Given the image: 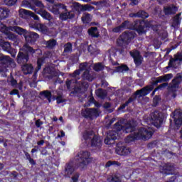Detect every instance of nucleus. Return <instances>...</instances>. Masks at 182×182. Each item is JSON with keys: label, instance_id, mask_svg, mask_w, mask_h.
I'll list each match as a JSON object with an SVG mask.
<instances>
[{"label": "nucleus", "instance_id": "nucleus-1", "mask_svg": "<svg viewBox=\"0 0 182 182\" xmlns=\"http://www.w3.org/2000/svg\"><path fill=\"white\" fill-rule=\"evenodd\" d=\"M136 131V125L133 122H127L124 126L122 124V122H117L114 125V130L109 131L107 134V137L104 140V143L108 146H112L116 143L117 139H120L119 133H133Z\"/></svg>", "mask_w": 182, "mask_h": 182}, {"label": "nucleus", "instance_id": "nucleus-2", "mask_svg": "<svg viewBox=\"0 0 182 182\" xmlns=\"http://www.w3.org/2000/svg\"><path fill=\"white\" fill-rule=\"evenodd\" d=\"M154 132L150 128L141 127L138 129V132L129 135L126 139L127 143H132V141H136V140H149L151 139Z\"/></svg>", "mask_w": 182, "mask_h": 182}, {"label": "nucleus", "instance_id": "nucleus-3", "mask_svg": "<svg viewBox=\"0 0 182 182\" xmlns=\"http://www.w3.org/2000/svg\"><path fill=\"white\" fill-rule=\"evenodd\" d=\"M122 31L124 29H132V31H136L139 35H144L146 33V21L144 20H136L134 23H132L129 21L127 20L122 22L120 25Z\"/></svg>", "mask_w": 182, "mask_h": 182}, {"label": "nucleus", "instance_id": "nucleus-4", "mask_svg": "<svg viewBox=\"0 0 182 182\" xmlns=\"http://www.w3.org/2000/svg\"><path fill=\"white\" fill-rule=\"evenodd\" d=\"M90 163V152L82 151L75 156V166L80 170H84Z\"/></svg>", "mask_w": 182, "mask_h": 182}, {"label": "nucleus", "instance_id": "nucleus-5", "mask_svg": "<svg viewBox=\"0 0 182 182\" xmlns=\"http://www.w3.org/2000/svg\"><path fill=\"white\" fill-rule=\"evenodd\" d=\"M22 5L25 8H30V9H32L34 12L45 8L43 3L39 0H24L22 1Z\"/></svg>", "mask_w": 182, "mask_h": 182}, {"label": "nucleus", "instance_id": "nucleus-6", "mask_svg": "<svg viewBox=\"0 0 182 182\" xmlns=\"http://www.w3.org/2000/svg\"><path fill=\"white\" fill-rule=\"evenodd\" d=\"M132 39H134V33L133 32H124L117 41L118 46L122 48L129 45L132 42Z\"/></svg>", "mask_w": 182, "mask_h": 182}, {"label": "nucleus", "instance_id": "nucleus-7", "mask_svg": "<svg viewBox=\"0 0 182 182\" xmlns=\"http://www.w3.org/2000/svg\"><path fill=\"white\" fill-rule=\"evenodd\" d=\"M12 65V59L8 55L0 56V73H3V77H6L8 68Z\"/></svg>", "mask_w": 182, "mask_h": 182}, {"label": "nucleus", "instance_id": "nucleus-8", "mask_svg": "<svg viewBox=\"0 0 182 182\" xmlns=\"http://www.w3.org/2000/svg\"><path fill=\"white\" fill-rule=\"evenodd\" d=\"M82 116L84 119L95 120L100 116V111L97 108H86L82 112Z\"/></svg>", "mask_w": 182, "mask_h": 182}, {"label": "nucleus", "instance_id": "nucleus-9", "mask_svg": "<svg viewBox=\"0 0 182 182\" xmlns=\"http://www.w3.org/2000/svg\"><path fill=\"white\" fill-rule=\"evenodd\" d=\"M151 119L155 127H161L164 122V114L160 111H154L151 114Z\"/></svg>", "mask_w": 182, "mask_h": 182}, {"label": "nucleus", "instance_id": "nucleus-10", "mask_svg": "<svg viewBox=\"0 0 182 182\" xmlns=\"http://www.w3.org/2000/svg\"><path fill=\"white\" fill-rule=\"evenodd\" d=\"M153 85H146L141 90H136L131 97H132L134 100H136L138 96H139V97H143V96H147V95H149L150 92L153 90Z\"/></svg>", "mask_w": 182, "mask_h": 182}, {"label": "nucleus", "instance_id": "nucleus-11", "mask_svg": "<svg viewBox=\"0 0 182 182\" xmlns=\"http://www.w3.org/2000/svg\"><path fill=\"white\" fill-rule=\"evenodd\" d=\"M75 170L76 168L73 165V161H71L66 163L63 170V177L70 178V177L73 176V173H75Z\"/></svg>", "mask_w": 182, "mask_h": 182}, {"label": "nucleus", "instance_id": "nucleus-12", "mask_svg": "<svg viewBox=\"0 0 182 182\" xmlns=\"http://www.w3.org/2000/svg\"><path fill=\"white\" fill-rule=\"evenodd\" d=\"M173 73H168V74H165L164 75L159 76L156 77V80L152 82L151 85H149V86H157L159 83H163L164 82H170L171 79H173Z\"/></svg>", "mask_w": 182, "mask_h": 182}, {"label": "nucleus", "instance_id": "nucleus-13", "mask_svg": "<svg viewBox=\"0 0 182 182\" xmlns=\"http://www.w3.org/2000/svg\"><path fill=\"white\" fill-rule=\"evenodd\" d=\"M24 38L27 44H33L35 43L38 39H39V34L33 31H26V34H24Z\"/></svg>", "mask_w": 182, "mask_h": 182}, {"label": "nucleus", "instance_id": "nucleus-14", "mask_svg": "<svg viewBox=\"0 0 182 182\" xmlns=\"http://www.w3.org/2000/svg\"><path fill=\"white\" fill-rule=\"evenodd\" d=\"M174 165L168 163L165 164L164 166H160L159 171L162 174H165V176H169L170 174H174Z\"/></svg>", "mask_w": 182, "mask_h": 182}, {"label": "nucleus", "instance_id": "nucleus-15", "mask_svg": "<svg viewBox=\"0 0 182 182\" xmlns=\"http://www.w3.org/2000/svg\"><path fill=\"white\" fill-rule=\"evenodd\" d=\"M16 62L18 65H25L29 62V55L23 51H19L17 55Z\"/></svg>", "mask_w": 182, "mask_h": 182}, {"label": "nucleus", "instance_id": "nucleus-16", "mask_svg": "<svg viewBox=\"0 0 182 182\" xmlns=\"http://www.w3.org/2000/svg\"><path fill=\"white\" fill-rule=\"evenodd\" d=\"M74 11H77L79 12L80 11H82V12H85L86 11H88L90 12L93 9L92 6H90L89 4H85L84 6L80 5V4L75 2L73 4V8Z\"/></svg>", "mask_w": 182, "mask_h": 182}, {"label": "nucleus", "instance_id": "nucleus-17", "mask_svg": "<svg viewBox=\"0 0 182 182\" xmlns=\"http://www.w3.org/2000/svg\"><path fill=\"white\" fill-rule=\"evenodd\" d=\"M62 11H67L66 6L63 4L58 3L57 4H54L51 8V12L54 15H60Z\"/></svg>", "mask_w": 182, "mask_h": 182}, {"label": "nucleus", "instance_id": "nucleus-18", "mask_svg": "<svg viewBox=\"0 0 182 182\" xmlns=\"http://www.w3.org/2000/svg\"><path fill=\"white\" fill-rule=\"evenodd\" d=\"M116 153L117 154H119V156H129V154L131 153V151L130 148L127 146L117 145Z\"/></svg>", "mask_w": 182, "mask_h": 182}, {"label": "nucleus", "instance_id": "nucleus-19", "mask_svg": "<svg viewBox=\"0 0 182 182\" xmlns=\"http://www.w3.org/2000/svg\"><path fill=\"white\" fill-rule=\"evenodd\" d=\"M171 83H173V81H171L169 84L167 82H164V83L159 85L156 89H158V90H161L163 89H166V87H167L168 92H169V93H172V97H177V91H172L169 89L170 87V85H171Z\"/></svg>", "mask_w": 182, "mask_h": 182}, {"label": "nucleus", "instance_id": "nucleus-20", "mask_svg": "<svg viewBox=\"0 0 182 182\" xmlns=\"http://www.w3.org/2000/svg\"><path fill=\"white\" fill-rule=\"evenodd\" d=\"M102 143L103 141H102V138L96 134H94L92 139H91V147H97L98 149H100Z\"/></svg>", "mask_w": 182, "mask_h": 182}, {"label": "nucleus", "instance_id": "nucleus-21", "mask_svg": "<svg viewBox=\"0 0 182 182\" xmlns=\"http://www.w3.org/2000/svg\"><path fill=\"white\" fill-rule=\"evenodd\" d=\"M177 11H178V7L174 6V4L164 7V13L165 15H176Z\"/></svg>", "mask_w": 182, "mask_h": 182}, {"label": "nucleus", "instance_id": "nucleus-22", "mask_svg": "<svg viewBox=\"0 0 182 182\" xmlns=\"http://www.w3.org/2000/svg\"><path fill=\"white\" fill-rule=\"evenodd\" d=\"M173 122L176 127L180 129L182 126V112H174L173 113Z\"/></svg>", "mask_w": 182, "mask_h": 182}, {"label": "nucleus", "instance_id": "nucleus-23", "mask_svg": "<svg viewBox=\"0 0 182 182\" xmlns=\"http://www.w3.org/2000/svg\"><path fill=\"white\" fill-rule=\"evenodd\" d=\"M59 18L60 21H68V19H73L75 18V14L72 11H68V9L65 12H62L59 14Z\"/></svg>", "mask_w": 182, "mask_h": 182}, {"label": "nucleus", "instance_id": "nucleus-24", "mask_svg": "<svg viewBox=\"0 0 182 182\" xmlns=\"http://www.w3.org/2000/svg\"><path fill=\"white\" fill-rule=\"evenodd\" d=\"M20 50H21V52H23L26 55H28V56H29V55H33V53H36V50H38L33 49V48L30 46L29 44L25 43L23 46V47L20 49Z\"/></svg>", "mask_w": 182, "mask_h": 182}, {"label": "nucleus", "instance_id": "nucleus-25", "mask_svg": "<svg viewBox=\"0 0 182 182\" xmlns=\"http://www.w3.org/2000/svg\"><path fill=\"white\" fill-rule=\"evenodd\" d=\"M21 70L24 75H32L33 72V66L32 64L26 63L21 66Z\"/></svg>", "mask_w": 182, "mask_h": 182}, {"label": "nucleus", "instance_id": "nucleus-26", "mask_svg": "<svg viewBox=\"0 0 182 182\" xmlns=\"http://www.w3.org/2000/svg\"><path fill=\"white\" fill-rule=\"evenodd\" d=\"M11 11L6 8L0 7V21H4V19H6V18H9V14Z\"/></svg>", "mask_w": 182, "mask_h": 182}, {"label": "nucleus", "instance_id": "nucleus-27", "mask_svg": "<svg viewBox=\"0 0 182 182\" xmlns=\"http://www.w3.org/2000/svg\"><path fill=\"white\" fill-rule=\"evenodd\" d=\"M0 48L3 49L5 52H11L12 50V46H11V43L8 41H5L4 40H1L0 41Z\"/></svg>", "mask_w": 182, "mask_h": 182}, {"label": "nucleus", "instance_id": "nucleus-28", "mask_svg": "<svg viewBox=\"0 0 182 182\" xmlns=\"http://www.w3.org/2000/svg\"><path fill=\"white\" fill-rule=\"evenodd\" d=\"M89 36H91V38H99L100 36L99 29H97V27H91L87 31Z\"/></svg>", "mask_w": 182, "mask_h": 182}, {"label": "nucleus", "instance_id": "nucleus-29", "mask_svg": "<svg viewBox=\"0 0 182 182\" xmlns=\"http://www.w3.org/2000/svg\"><path fill=\"white\" fill-rule=\"evenodd\" d=\"M35 13L38 14V15H41L43 19H50V14L43 9H39V10H37V11H35Z\"/></svg>", "mask_w": 182, "mask_h": 182}, {"label": "nucleus", "instance_id": "nucleus-30", "mask_svg": "<svg viewBox=\"0 0 182 182\" xmlns=\"http://www.w3.org/2000/svg\"><path fill=\"white\" fill-rule=\"evenodd\" d=\"M11 30L13 31V32H16V33H18V35H23V36H25L26 32H28V31L18 26L11 27Z\"/></svg>", "mask_w": 182, "mask_h": 182}, {"label": "nucleus", "instance_id": "nucleus-31", "mask_svg": "<svg viewBox=\"0 0 182 182\" xmlns=\"http://www.w3.org/2000/svg\"><path fill=\"white\" fill-rule=\"evenodd\" d=\"M181 14H178L174 16L171 26L172 28H178L181 23V18H180V16Z\"/></svg>", "mask_w": 182, "mask_h": 182}, {"label": "nucleus", "instance_id": "nucleus-32", "mask_svg": "<svg viewBox=\"0 0 182 182\" xmlns=\"http://www.w3.org/2000/svg\"><path fill=\"white\" fill-rule=\"evenodd\" d=\"M40 96H43V97H46L48 102H52V92L50 90L41 92Z\"/></svg>", "mask_w": 182, "mask_h": 182}, {"label": "nucleus", "instance_id": "nucleus-33", "mask_svg": "<svg viewBox=\"0 0 182 182\" xmlns=\"http://www.w3.org/2000/svg\"><path fill=\"white\" fill-rule=\"evenodd\" d=\"M134 101V99H133V97H129L128 100L125 102V103L119 106V107L118 108V111L120 112V110H124V109H126V107H127V106H129L130 103H133Z\"/></svg>", "mask_w": 182, "mask_h": 182}, {"label": "nucleus", "instance_id": "nucleus-34", "mask_svg": "<svg viewBox=\"0 0 182 182\" xmlns=\"http://www.w3.org/2000/svg\"><path fill=\"white\" fill-rule=\"evenodd\" d=\"M96 95L100 99H105L107 96V93L102 88H99L95 91Z\"/></svg>", "mask_w": 182, "mask_h": 182}, {"label": "nucleus", "instance_id": "nucleus-35", "mask_svg": "<svg viewBox=\"0 0 182 182\" xmlns=\"http://www.w3.org/2000/svg\"><path fill=\"white\" fill-rule=\"evenodd\" d=\"M81 19L82 23H90L92 22V15L90 14H84Z\"/></svg>", "mask_w": 182, "mask_h": 182}, {"label": "nucleus", "instance_id": "nucleus-36", "mask_svg": "<svg viewBox=\"0 0 182 182\" xmlns=\"http://www.w3.org/2000/svg\"><path fill=\"white\" fill-rule=\"evenodd\" d=\"M82 77L85 80H88V82H93V76L90 75V71L89 70H85L82 74Z\"/></svg>", "mask_w": 182, "mask_h": 182}, {"label": "nucleus", "instance_id": "nucleus-37", "mask_svg": "<svg viewBox=\"0 0 182 182\" xmlns=\"http://www.w3.org/2000/svg\"><path fill=\"white\" fill-rule=\"evenodd\" d=\"M18 12H19V16L21 18H26L28 16H31V14L32 13V11L24 9H20Z\"/></svg>", "mask_w": 182, "mask_h": 182}, {"label": "nucleus", "instance_id": "nucleus-38", "mask_svg": "<svg viewBox=\"0 0 182 182\" xmlns=\"http://www.w3.org/2000/svg\"><path fill=\"white\" fill-rule=\"evenodd\" d=\"M58 43V41L55 39H50L49 41H46V45L47 48L49 49H53L56 46V44Z\"/></svg>", "mask_w": 182, "mask_h": 182}, {"label": "nucleus", "instance_id": "nucleus-39", "mask_svg": "<svg viewBox=\"0 0 182 182\" xmlns=\"http://www.w3.org/2000/svg\"><path fill=\"white\" fill-rule=\"evenodd\" d=\"M129 70V66L126 65H122L115 68V72L118 73H123V72H127Z\"/></svg>", "mask_w": 182, "mask_h": 182}, {"label": "nucleus", "instance_id": "nucleus-40", "mask_svg": "<svg viewBox=\"0 0 182 182\" xmlns=\"http://www.w3.org/2000/svg\"><path fill=\"white\" fill-rule=\"evenodd\" d=\"M45 60H46L45 57H41V58H38L37 68L36 69V72H38V70H41V69H42V65H43V63H45Z\"/></svg>", "mask_w": 182, "mask_h": 182}, {"label": "nucleus", "instance_id": "nucleus-41", "mask_svg": "<svg viewBox=\"0 0 182 182\" xmlns=\"http://www.w3.org/2000/svg\"><path fill=\"white\" fill-rule=\"evenodd\" d=\"M169 62H171V65L172 66V69H178V66H180V61H178L176 58H170Z\"/></svg>", "mask_w": 182, "mask_h": 182}, {"label": "nucleus", "instance_id": "nucleus-42", "mask_svg": "<svg viewBox=\"0 0 182 182\" xmlns=\"http://www.w3.org/2000/svg\"><path fill=\"white\" fill-rule=\"evenodd\" d=\"M92 136H93V131H88L83 133L82 138L87 141V140H92Z\"/></svg>", "mask_w": 182, "mask_h": 182}, {"label": "nucleus", "instance_id": "nucleus-43", "mask_svg": "<svg viewBox=\"0 0 182 182\" xmlns=\"http://www.w3.org/2000/svg\"><path fill=\"white\" fill-rule=\"evenodd\" d=\"M111 166H117V167L122 166V164H120L117 161H108L106 164L105 167L107 168L109 167H111Z\"/></svg>", "mask_w": 182, "mask_h": 182}, {"label": "nucleus", "instance_id": "nucleus-44", "mask_svg": "<svg viewBox=\"0 0 182 182\" xmlns=\"http://www.w3.org/2000/svg\"><path fill=\"white\" fill-rule=\"evenodd\" d=\"M161 102V97L160 95H155L153 98V106L157 107V105Z\"/></svg>", "mask_w": 182, "mask_h": 182}, {"label": "nucleus", "instance_id": "nucleus-45", "mask_svg": "<svg viewBox=\"0 0 182 182\" xmlns=\"http://www.w3.org/2000/svg\"><path fill=\"white\" fill-rule=\"evenodd\" d=\"M73 45L72 43L68 42L64 45V53H69V52H72Z\"/></svg>", "mask_w": 182, "mask_h": 182}, {"label": "nucleus", "instance_id": "nucleus-46", "mask_svg": "<svg viewBox=\"0 0 182 182\" xmlns=\"http://www.w3.org/2000/svg\"><path fill=\"white\" fill-rule=\"evenodd\" d=\"M25 156L26 157V160H28L31 166H36V161H35L32 157H31V154L28 152H25Z\"/></svg>", "mask_w": 182, "mask_h": 182}, {"label": "nucleus", "instance_id": "nucleus-47", "mask_svg": "<svg viewBox=\"0 0 182 182\" xmlns=\"http://www.w3.org/2000/svg\"><path fill=\"white\" fill-rule=\"evenodd\" d=\"M93 69L95 72H100L105 69V67H103V64H102V63H97L94 65Z\"/></svg>", "mask_w": 182, "mask_h": 182}, {"label": "nucleus", "instance_id": "nucleus-48", "mask_svg": "<svg viewBox=\"0 0 182 182\" xmlns=\"http://www.w3.org/2000/svg\"><path fill=\"white\" fill-rule=\"evenodd\" d=\"M4 33L6 35L8 39L10 41H15L16 39V35L10 31H8V30H6Z\"/></svg>", "mask_w": 182, "mask_h": 182}, {"label": "nucleus", "instance_id": "nucleus-49", "mask_svg": "<svg viewBox=\"0 0 182 182\" xmlns=\"http://www.w3.org/2000/svg\"><path fill=\"white\" fill-rule=\"evenodd\" d=\"M4 2L7 6H15L18 0H4Z\"/></svg>", "mask_w": 182, "mask_h": 182}, {"label": "nucleus", "instance_id": "nucleus-50", "mask_svg": "<svg viewBox=\"0 0 182 182\" xmlns=\"http://www.w3.org/2000/svg\"><path fill=\"white\" fill-rule=\"evenodd\" d=\"M134 63L136 66L141 65V63H143V57L141 55H139L136 58L134 59Z\"/></svg>", "mask_w": 182, "mask_h": 182}, {"label": "nucleus", "instance_id": "nucleus-51", "mask_svg": "<svg viewBox=\"0 0 182 182\" xmlns=\"http://www.w3.org/2000/svg\"><path fill=\"white\" fill-rule=\"evenodd\" d=\"M107 182H122V180H120V178H119L118 176H109V178H107Z\"/></svg>", "mask_w": 182, "mask_h": 182}, {"label": "nucleus", "instance_id": "nucleus-52", "mask_svg": "<svg viewBox=\"0 0 182 182\" xmlns=\"http://www.w3.org/2000/svg\"><path fill=\"white\" fill-rule=\"evenodd\" d=\"M55 100L57 102V105H60V103H65L68 100L63 98V95H58L56 97Z\"/></svg>", "mask_w": 182, "mask_h": 182}, {"label": "nucleus", "instance_id": "nucleus-53", "mask_svg": "<svg viewBox=\"0 0 182 182\" xmlns=\"http://www.w3.org/2000/svg\"><path fill=\"white\" fill-rule=\"evenodd\" d=\"M138 15L139 18H141L142 19H146L149 16V14L143 10L138 11Z\"/></svg>", "mask_w": 182, "mask_h": 182}, {"label": "nucleus", "instance_id": "nucleus-54", "mask_svg": "<svg viewBox=\"0 0 182 182\" xmlns=\"http://www.w3.org/2000/svg\"><path fill=\"white\" fill-rule=\"evenodd\" d=\"M79 177H80V173H79L78 172H76L71 177L70 182H79Z\"/></svg>", "mask_w": 182, "mask_h": 182}, {"label": "nucleus", "instance_id": "nucleus-55", "mask_svg": "<svg viewBox=\"0 0 182 182\" xmlns=\"http://www.w3.org/2000/svg\"><path fill=\"white\" fill-rule=\"evenodd\" d=\"M129 55L133 58V59H136V58H139L140 55V51L135 50L134 51H130Z\"/></svg>", "mask_w": 182, "mask_h": 182}, {"label": "nucleus", "instance_id": "nucleus-56", "mask_svg": "<svg viewBox=\"0 0 182 182\" xmlns=\"http://www.w3.org/2000/svg\"><path fill=\"white\" fill-rule=\"evenodd\" d=\"M86 68H87V62L82 63L79 65V70L81 72H83V70H87Z\"/></svg>", "mask_w": 182, "mask_h": 182}, {"label": "nucleus", "instance_id": "nucleus-57", "mask_svg": "<svg viewBox=\"0 0 182 182\" xmlns=\"http://www.w3.org/2000/svg\"><path fill=\"white\" fill-rule=\"evenodd\" d=\"M38 31H41V32H48V28L46 27V26L40 23Z\"/></svg>", "mask_w": 182, "mask_h": 182}, {"label": "nucleus", "instance_id": "nucleus-58", "mask_svg": "<svg viewBox=\"0 0 182 182\" xmlns=\"http://www.w3.org/2000/svg\"><path fill=\"white\" fill-rule=\"evenodd\" d=\"M88 52L90 53V55H95L96 53V49L93 48V46L90 45L87 48Z\"/></svg>", "mask_w": 182, "mask_h": 182}, {"label": "nucleus", "instance_id": "nucleus-59", "mask_svg": "<svg viewBox=\"0 0 182 182\" xmlns=\"http://www.w3.org/2000/svg\"><path fill=\"white\" fill-rule=\"evenodd\" d=\"M122 31H123V28L120 25L112 29V32H114V33H120Z\"/></svg>", "mask_w": 182, "mask_h": 182}, {"label": "nucleus", "instance_id": "nucleus-60", "mask_svg": "<svg viewBox=\"0 0 182 182\" xmlns=\"http://www.w3.org/2000/svg\"><path fill=\"white\" fill-rule=\"evenodd\" d=\"M157 146V141H153L147 144V148L148 149H154Z\"/></svg>", "mask_w": 182, "mask_h": 182}, {"label": "nucleus", "instance_id": "nucleus-61", "mask_svg": "<svg viewBox=\"0 0 182 182\" xmlns=\"http://www.w3.org/2000/svg\"><path fill=\"white\" fill-rule=\"evenodd\" d=\"M116 53L119 55V56H124V48H117L116 50Z\"/></svg>", "mask_w": 182, "mask_h": 182}, {"label": "nucleus", "instance_id": "nucleus-62", "mask_svg": "<svg viewBox=\"0 0 182 182\" xmlns=\"http://www.w3.org/2000/svg\"><path fill=\"white\" fill-rule=\"evenodd\" d=\"M80 90H82L80 89V87H74V89H73V90L71 92V93H72L73 95H77V93H80Z\"/></svg>", "mask_w": 182, "mask_h": 182}, {"label": "nucleus", "instance_id": "nucleus-63", "mask_svg": "<svg viewBox=\"0 0 182 182\" xmlns=\"http://www.w3.org/2000/svg\"><path fill=\"white\" fill-rule=\"evenodd\" d=\"M10 95L11 96L17 95V96H18V97L21 96V95H19V90H18L17 89H14V90H11L10 92Z\"/></svg>", "mask_w": 182, "mask_h": 182}, {"label": "nucleus", "instance_id": "nucleus-64", "mask_svg": "<svg viewBox=\"0 0 182 182\" xmlns=\"http://www.w3.org/2000/svg\"><path fill=\"white\" fill-rule=\"evenodd\" d=\"M41 25V23L39 22H33L31 23V27H33L34 29H39V26Z\"/></svg>", "mask_w": 182, "mask_h": 182}]
</instances>
